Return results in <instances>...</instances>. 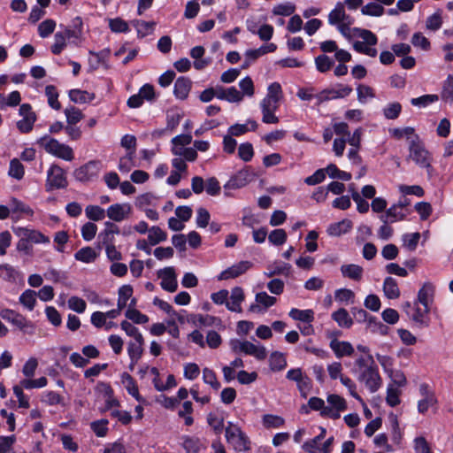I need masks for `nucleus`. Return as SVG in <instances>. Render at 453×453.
Instances as JSON below:
<instances>
[{
    "label": "nucleus",
    "mask_w": 453,
    "mask_h": 453,
    "mask_svg": "<svg viewBox=\"0 0 453 453\" xmlns=\"http://www.w3.org/2000/svg\"><path fill=\"white\" fill-rule=\"evenodd\" d=\"M203 380L204 383L209 384L213 389L218 390L220 388V383L218 381L215 372L210 368H203Z\"/></svg>",
    "instance_id": "obj_53"
},
{
    "label": "nucleus",
    "mask_w": 453,
    "mask_h": 453,
    "mask_svg": "<svg viewBox=\"0 0 453 453\" xmlns=\"http://www.w3.org/2000/svg\"><path fill=\"white\" fill-rule=\"evenodd\" d=\"M19 303L27 310L33 311L36 304V292L32 289L25 290L19 296Z\"/></svg>",
    "instance_id": "obj_40"
},
{
    "label": "nucleus",
    "mask_w": 453,
    "mask_h": 453,
    "mask_svg": "<svg viewBox=\"0 0 453 453\" xmlns=\"http://www.w3.org/2000/svg\"><path fill=\"white\" fill-rule=\"evenodd\" d=\"M245 296L241 287H234L231 290L230 301L226 302L227 310L234 312H242V303L244 301Z\"/></svg>",
    "instance_id": "obj_18"
},
{
    "label": "nucleus",
    "mask_w": 453,
    "mask_h": 453,
    "mask_svg": "<svg viewBox=\"0 0 453 453\" xmlns=\"http://www.w3.org/2000/svg\"><path fill=\"white\" fill-rule=\"evenodd\" d=\"M192 87V81L189 78L180 76L179 77L175 83L173 88V94L176 98L184 100L188 97L189 91Z\"/></svg>",
    "instance_id": "obj_19"
},
{
    "label": "nucleus",
    "mask_w": 453,
    "mask_h": 453,
    "mask_svg": "<svg viewBox=\"0 0 453 453\" xmlns=\"http://www.w3.org/2000/svg\"><path fill=\"white\" fill-rule=\"evenodd\" d=\"M252 265L253 264L250 261H241L222 271L218 276V280H226L237 278L240 275L245 273L250 268L252 267Z\"/></svg>",
    "instance_id": "obj_13"
},
{
    "label": "nucleus",
    "mask_w": 453,
    "mask_h": 453,
    "mask_svg": "<svg viewBox=\"0 0 453 453\" xmlns=\"http://www.w3.org/2000/svg\"><path fill=\"white\" fill-rule=\"evenodd\" d=\"M358 36L362 38L364 42H355L353 44L354 50L369 57H376L377 50L370 46H374L377 44V36L372 31L367 29H358Z\"/></svg>",
    "instance_id": "obj_5"
},
{
    "label": "nucleus",
    "mask_w": 453,
    "mask_h": 453,
    "mask_svg": "<svg viewBox=\"0 0 453 453\" xmlns=\"http://www.w3.org/2000/svg\"><path fill=\"white\" fill-rule=\"evenodd\" d=\"M207 422L216 434H220L223 432L224 419L222 417L211 412L207 416Z\"/></svg>",
    "instance_id": "obj_50"
},
{
    "label": "nucleus",
    "mask_w": 453,
    "mask_h": 453,
    "mask_svg": "<svg viewBox=\"0 0 453 453\" xmlns=\"http://www.w3.org/2000/svg\"><path fill=\"white\" fill-rule=\"evenodd\" d=\"M341 273L345 278L359 281L363 277L364 269L362 266L355 264L342 265L341 266Z\"/></svg>",
    "instance_id": "obj_24"
},
{
    "label": "nucleus",
    "mask_w": 453,
    "mask_h": 453,
    "mask_svg": "<svg viewBox=\"0 0 453 453\" xmlns=\"http://www.w3.org/2000/svg\"><path fill=\"white\" fill-rule=\"evenodd\" d=\"M248 29L252 34H257L262 41L265 42L273 37L274 31L273 27L269 24L262 25L258 30L252 29L250 25H248Z\"/></svg>",
    "instance_id": "obj_48"
},
{
    "label": "nucleus",
    "mask_w": 453,
    "mask_h": 453,
    "mask_svg": "<svg viewBox=\"0 0 453 453\" xmlns=\"http://www.w3.org/2000/svg\"><path fill=\"white\" fill-rule=\"evenodd\" d=\"M11 211L12 213H24L27 215H33L34 213L28 205L14 197L11 200Z\"/></svg>",
    "instance_id": "obj_59"
},
{
    "label": "nucleus",
    "mask_w": 453,
    "mask_h": 453,
    "mask_svg": "<svg viewBox=\"0 0 453 453\" xmlns=\"http://www.w3.org/2000/svg\"><path fill=\"white\" fill-rule=\"evenodd\" d=\"M108 420L102 418L99 420L93 421L90 424L91 430L98 437H104L108 432Z\"/></svg>",
    "instance_id": "obj_57"
},
{
    "label": "nucleus",
    "mask_w": 453,
    "mask_h": 453,
    "mask_svg": "<svg viewBox=\"0 0 453 453\" xmlns=\"http://www.w3.org/2000/svg\"><path fill=\"white\" fill-rule=\"evenodd\" d=\"M70 100L76 104L90 103L95 99V94L88 93L86 90L71 89L69 91Z\"/></svg>",
    "instance_id": "obj_34"
},
{
    "label": "nucleus",
    "mask_w": 453,
    "mask_h": 453,
    "mask_svg": "<svg viewBox=\"0 0 453 453\" xmlns=\"http://www.w3.org/2000/svg\"><path fill=\"white\" fill-rule=\"evenodd\" d=\"M434 295V287L430 282H426L418 292L417 303L423 307H429V303L433 300Z\"/></svg>",
    "instance_id": "obj_23"
},
{
    "label": "nucleus",
    "mask_w": 453,
    "mask_h": 453,
    "mask_svg": "<svg viewBox=\"0 0 453 453\" xmlns=\"http://www.w3.org/2000/svg\"><path fill=\"white\" fill-rule=\"evenodd\" d=\"M188 321L195 326H212L221 325V319L219 318L211 315L190 314L188 318Z\"/></svg>",
    "instance_id": "obj_20"
},
{
    "label": "nucleus",
    "mask_w": 453,
    "mask_h": 453,
    "mask_svg": "<svg viewBox=\"0 0 453 453\" xmlns=\"http://www.w3.org/2000/svg\"><path fill=\"white\" fill-rule=\"evenodd\" d=\"M0 317L12 323L13 326H17L19 330H21L24 334H34L35 333V326L34 323L28 319L22 314L11 310V309H3L0 311Z\"/></svg>",
    "instance_id": "obj_3"
},
{
    "label": "nucleus",
    "mask_w": 453,
    "mask_h": 453,
    "mask_svg": "<svg viewBox=\"0 0 453 453\" xmlns=\"http://www.w3.org/2000/svg\"><path fill=\"white\" fill-rule=\"evenodd\" d=\"M262 422L266 428H279L284 425L285 420L278 415L265 414L263 416Z\"/></svg>",
    "instance_id": "obj_45"
},
{
    "label": "nucleus",
    "mask_w": 453,
    "mask_h": 453,
    "mask_svg": "<svg viewBox=\"0 0 453 453\" xmlns=\"http://www.w3.org/2000/svg\"><path fill=\"white\" fill-rule=\"evenodd\" d=\"M269 366L273 372L284 370L287 366L285 354L280 351L272 352L269 357Z\"/></svg>",
    "instance_id": "obj_27"
},
{
    "label": "nucleus",
    "mask_w": 453,
    "mask_h": 453,
    "mask_svg": "<svg viewBox=\"0 0 453 453\" xmlns=\"http://www.w3.org/2000/svg\"><path fill=\"white\" fill-rule=\"evenodd\" d=\"M390 135L396 139L401 140L403 137H406L407 140H411L415 135H418L415 134V129L411 127H406L403 128L395 127L389 129Z\"/></svg>",
    "instance_id": "obj_39"
},
{
    "label": "nucleus",
    "mask_w": 453,
    "mask_h": 453,
    "mask_svg": "<svg viewBox=\"0 0 453 453\" xmlns=\"http://www.w3.org/2000/svg\"><path fill=\"white\" fill-rule=\"evenodd\" d=\"M45 95L48 98L49 105L58 111L61 109V104L58 102V92L57 88L53 85H48L45 88Z\"/></svg>",
    "instance_id": "obj_41"
},
{
    "label": "nucleus",
    "mask_w": 453,
    "mask_h": 453,
    "mask_svg": "<svg viewBox=\"0 0 453 453\" xmlns=\"http://www.w3.org/2000/svg\"><path fill=\"white\" fill-rule=\"evenodd\" d=\"M320 433L314 438L306 441L303 445L302 449L307 453H317L319 448V443L325 438L326 430L324 427H320Z\"/></svg>",
    "instance_id": "obj_33"
},
{
    "label": "nucleus",
    "mask_w": 453,
    "mask_h": 453,
    "mask_svg": "<svg viewBox=\"0 0 453 453\" xmlns=\"http://www.w3.org/2000/svg\"><path fill=\"white\" fill-rule=\"evenodd\" d=\"M98 248L107 247L115 244V236L104 227L97 236Z\"/></svg>",
    "instance_id": "obj_54"
},
{
    "label": "nucleus",
    "mask_w": 453,
    "mask_h": 453,
    "mask_svg": "<svg viewBox=\"0 0 453 453\" xmlns=\"http://www.w3.org/2000/svg\"><path fill=\"white\" fill-rule=\"evenodd\" d=\"M67 184L68 182L65 171L57 165H51L47 173V191L65 188L67 187Z\"/></svg>",
    "instance_id": "obj_8"
},
{
    "label": "nucleus",
    "mask_w": 453,
    "mask_h": 453,
    "mask_svg": "<svg viewBox=\"0 0 453 453\" xmlns=\"http://www.w3.org/2000/svg\"><path fill=\"white\" fill-rule=\"evenodd\" d=\"M99 161H89L74 171V177L77 180L87 182L97 177L100 171Z\"/></svg>",
    "instance_id": "obj_10"
},
{
    "label": "nucleus",
    "mask_w": 453,
    "mask_h": 453,
    "mask_svg": "<svg viewBox=\"0 0 453 453\" xmlns=\"http://www.w3.org/2000/svg\"><path fill=\"white\" fill-rule=\"evenodd\" d=\"M75 20L79 23V28L71 29L65 27L62 32L66 40H70V42L75 45H78L81 42V34H82V21L80 17H77Z\"/></svg>",
    "instance_id": "obj_36"
},
{
    "label": "nucleus",
    "mask_w": 453,
    "mask_h": 453,
    "mask_svg": "<svg viewBox=\"0 0 453 453\" xmlns=\"http://www.w3.org/2000/svg\"><path fill=\"white\" fill-rule=\"evenodd\" d=\"M291 271V265L288 263H275L271 268H269L268 272L265 273L266 277H273L274 275H289Z\"/></svg>",
    "instance_id": "obj_42"
},
{
    "label": "nucleus",
    "mask_w": 453,
    "mask_h": 453,
    "mask_svg": "<svg viewBox=\"0 0 453 453\" xmlns=\"http://www.w3.org/2000/svg\"><path fill=\"white\" fill-rule=\"evenodd\" d=\"M133 25L137 30L138 37L143 38L153 32L156 23L136 19L133 21Z\"/></svg>",
    "instance_id": "obj_37"
},
{
    "label": "nucleus",
    "mask_w": 453,
    "mask_h": 453,
    "mask_svg": "<svg viewBox=\"0 0 453 453\" xmlns=\"http://www.w3.org/2000/svg\"><path fill=\"white\" fill-rule=\"evenodd\" d=\"M383 291L389 299H396L400 296V289L396 280L392 277H387L383 283Z\"/></svg>",
    "instance_id": "obj_30"
},
{
    "label": "nucleus",
    "mask_w": 453,
    "mask_h": 453,
    "mask_svg": "<svg viewBox=\"0 0 453 453\" xmlns=\"http://www.w3.org/2000/svg\"><path fill=\"white\" fill-rule=\"evenodd\" d=\"M86 216L94 221H99L104 219L105 211L98 205H88L85 209Z\"/></svg>",
    "instance_id": "obj_49"
},
{
    "label": "nucleus",
    "mask_w": 453,
    "mask_h": 453,
    "mask_svg": "<svg viewBox=\"0 0 453 453\" xmlns=\"http://www.w3.org/2000/svg\"><path fill=\"white\" fill-rule=\"evenodd\" d=\"M144 344V339L142 340H134V342H130L127 347V353L130 358V369L132 370L134 365L139 361L142 357L143 349L142 345Z\"/></svg>",
    "instance_id": "obj_21"
},
{
    "label": "nucleus",
    "mask_w": 453,
    "mask_h": 453,
    "mask_svg": "<svg viewBox=\"0 0 453 453\" xmlns=\"http://www.w3.org/2000/svg\"><path fill=\"white\" fill-rule=\"evenodd\" d=\"M14 232L19 236H25L26 238H27L29 242H34V243H49L50 242V238L37 230L19 227L17 229H14Z\"/></svg>",
    "instance_id": "obj_17"
},
{
    "label": "nucleus",
    "mask_w": 453,
    "mask_h": 453,
    "mask_svg": "<svg viewBox=\"0 0 453 453\" xmlns=\"http://www.w3.org/2000/svg\"><path fill=\"white\" fill-rule=\"evenodd\" d=\"M326 401L329 405L326 406V408L323 412L324 418L338 419L341 417V411H344L348 408L346 400L339 395H328Z\"/></svg>",
    "instance_id": "obj_7"
},
{
    "label": "nucleus",
    "mask_w": 453,
    "mask_h": 453,
    "mask_svg": "<svg viewBox=\"0 0 453 453\" xmlns=\"http://www.w3.org/2000/svg\"><path fill=\"white\" fill-rule=\"evenodd\" d=\"M385 9L382 5L373 2L368 3L361 9L362 14L374 17H380L383 15Z\"/></svg>",
    "instance_id": "obj_51"
},
{
    "label": "nucleus",
    "mask_w": 453,
    "mask_h": 453,
    "mask_svg": "<svg viewBox=\"0 0 453 453\" xmlns=\"http://www.w3.org/2000/svg\"><path fill=\"white\" fill-rule=\"evenodd\" d=\"M252 180L250 167H245L234 174L225 185L226 188H240L246 186Z\"/></svg>",
    "instance_id": "obj_14"
},
{
    "label": "nucleus",
    "mask_w": 453,
    "mask_h": 453,
    "mask_svg": "<svg viewBox=\"0 0 453 453\" xmlns=\"http://www.w3.org/2000/svg\"><path fill=\"white\" fill-rule=\"evenodd\" d=\"M157 277L161 279V288L170 293H173L178 288V282L175 270L173 267H165L157 272Z\"/></svg>",
    "instance_id": "obj_11"
},
{
    "label": "nucleus",
    "mask_w": 453,
    "mask_h": 453,
    "mask_svg": "<svg viewBox=\"0 0 453 453\" xmlns=\"http://www.w3.org/2000/svg\"><path fill=\"white\" fill-rule=\"evenodd\" d=\"M134 152L128 151L126 156L120 157L119 162V170L122 173H128L134 166Z\"/></svg>",
    "instance_id": "obj_55"
},
{
    "label": "nucleus",
    "mask_w": 453,
    "mask_h": 453,
    "mask_svg": "<svg viewBox=\"0 0 453 453\" xmlns=\"http://www.w3.org/2000/svg\"><path fill=\"white\" fill-rule=\"evenodd\" d=\"M352 228V222L349 219H343L340 222L331 224L327 228V234L332 236H340L348 233Z\"/></svg>",
    "instance_id": "obj_28"
},
{
    "label": "nucleus",
    "mask_w": 453,
    "mask_h": 453,
    "mask_svg": "<svg viewBox=\"0 0 453 453\" xmlns=\"http://www.w3.org/2000/svg\"><path fill=\"white\" fill-rule=\"evenodd\" d=\"M20 101L21 96L19 91H12L9 94L7 98L0 96V109H4L6 106H17L19 104Z\"/></svg>",
    "instance_id": "obj_52"
},
{
    "label": "nucleus",
    "mask_w": 453,
    "mask_h": 453,
    "mask_svg": "<svg viewBox=\"0 0 453 453\" xmlns=\"http://www.w3.org/2000/svg\"><path fill=\"white\" fill-rule=\"evenodd\" d=\"M66 46V38L61 31H58L54 35V43L50 50L54 55H59Z\"/></svg>",
    "instance_id": "obj_56"
},
{
    "label": "nucleus",
    "mask_w": 453,
    "mask_h": 453,
    "mask_svg": "<svg viewBox=\"0 0 453 453\" xmlns=\"http://www.w3.org/2000/svg\"><path fill=\"white\" fill-rule=\"evenodd\" d=\"M64 113L65 115L67 124L77 125V123L84 118L81 111L74 106L65 108Z\"/></svg>",
    "instance_id": "obj_43"
},
{
    "label": "nucleus",
    "mask_w": 453,
    "mask_h": 453,
    "mask_svg": "<svg viewBox=\"0 0 453 453\" xmlns=\"http://www.w3.org/2000/svg\"><path fill=\"white\" fill-rule=\"evenodd\" d=\"M402 111V105L400 103L395 102L388 104L383 109V114L388 119H395L399 117Z\"/></svg>",
    "instance_id": "obj_60"
},
{
    "label": "nucleus",
    "mask_w": 453,
    "mask_h": 453,
    "mask_svg": "<svg viewBox=\"0 0 453 453\" xmlns=\"http://www.w3.org/2000/svg\"><path fill=\"white\" fill-rule=\"evenodd\" d=\"M357 380L361 382H364L371 393L378 391L382 383V380L379 373V369L376 364L362 370L358 373Z\"/></svg>",
    "instance_id": "obj_6"
},
{
    "label": "nucleus",
    "mask_w": 453,
    "mask_h": 453,
    "mask_svg": "<svg viewBox=\"0 0 453 453\" xmlns=\"http://www.w3.org/2000/svg\"><path fill=\"white\" fill-rule=\"evenodd\" d=\"M409 157L421 168L431 167V157L418 135H415L409 143Z\"/></svg>",
    "instance_id": "obj_2"
},
{
    "label": "nucleus",
    "mask_w": 453,
    "mask_h": 453,
    "mask_svg": "<svg viewBox=\"0 0 453 453\" xmlns=\"http://www.w3.org/2000/svg\"><path fill=\"white\" fill-rule=\"evenodd\" d=\"M167 239V234L163 231L159 226H153L149 230L148 242L150 245L154 246L159 242H165Z\"/></svg>",
    "instance_id": "obj_38"
},
{
    "label": "nucleus",
    "mask_w": 453,
    "mask_h": 453,
    "mask_svg": "<svg viewBox=\"0 0 453 453\" xmlns=\"http://www.w3.org/2000/svg\"><path fill=\"white\" fill-rule=\"evenodd\" d=\"M413 313L409 315V318L414 321L416 324L422 326H428L429 325V318L428 314L430 312V307H424L421 309L418 306L417 302L414 303Z\"/></svg>",
    "instance_id": "obj_22"
},
{
    "label": "nucleus",
    "mask_w": 453,
    "mask_h": 453,
    "mask_svg": "<svg viewBox=\"0 0 453 453\" xmlns=\"http://www.w3.org/2000/svg\"><path fill=\"white\" fill-rule=\"evenodd\" d=\"M316 68L320 73L329 71L334 65V61L328 56L322 54L315 58Z\"/></svg>",
    "instance_id": "obj_47"
},
{
    "label": "nucleus",
    "mask_w": 453,
    "mask_h": 453,
    "mask_svg": "<svg viewBox=\"0 0 453 453\" xmlns=\"http://www.w3.org/2000/svg\"><path fill=\"white\" fill-rule=\"evenodd\" d=\"M287 233L282 228L273 230L268 235L269 242L275 246L283 245L287 242Z\"/></svg>",
    "instance_id": "obj_46"
},
{
    "label": "nucleus",
    "mask_w": 453,
    "mask_h": 453,
    "mask_svg": "<svg viewBox=\"0 0 453 453\" xmlns=\"http://www.w3.org/2000/svg\"><path fill=\"white\" fill-rule=\"evenodd\" d=\"M8 174L18 180L23 179L25 169L18 158H13L11 160Z\"/></svg>",
    "instance_id": "obj_44"
},
{
    "label": "nucleus",
    "mask_w": 453,
    "mask_h": 453,
    "mask_svg": "<svg viewBox=\"0 0 453 453\" xmlns=\"http://www.w3.org/2000/svg\"><path fill=\"white\" fill-rule=\"evenodd\" d=\"M329 346L337 358L351 357L355 351L354 347L350 342L339 341L335 338L331 340Z\"/></svg>",
    "instance_id": "obj_15"
},
{
    "label": "nucleus",
    "mask_w": 453,
    "mask_h": 453,
    "mask_svg": "<svg viewBox=\"0 0 453 453\" xmlns=\"http://www.w3.org/2000/svg\"><path fill=\"white\" fill-rule=\"evenodd\" d=\"M332 319L338 324L339 326L343 328H349L353 325V320L350 318L348 311L344 308H340L332 313Z\"/></svg>",
    "instance_id": "obj_29"
},
{
    "label": "nucleus",
    "mask_w": 453,
    "mask_h": 453,
    "mask_svg": "<svg viewBox=\"0 0 453 453\" xmlns=\"http://www.w3.org/2000/svg\"><path fill=\"white\" fill-rule=\"evenodd\" d=\"M37 144L42 147L46 152L57 157L66 161H72L74 158L73 150L70 146L60 143L47 134L38 139Z\"/></svg>",
    "instance_id": "obj_1"
},
{
    "label": "nucleus",
    "mask_w": 453,
    "mask_h": 453,
    "mask_svg": "<svg viewBox=\"0 0 453 453\" xmlns=\"http://www.w3.org/2000/svg\"><path fill=\"white\" fill-rule=\"evenodd\" d=\"M56 27V22L53 19H46L38 26V33L42 38L50 35Z\"/></svg>",
    "instance_id": "obj_63"
},
{
    "label": "nucleus",
    "mask_w": 453,
    "mask_h": 453,
    "mask_svg": "<svg viewBox=\"0 0 453 453\" xmlns=\"http://www.w3.org/2000/svg\"><path fill=\"white\" fill-rule=\"evenodd\" d=\"M441 99L444 101H452L453 100V76L449 75L447 80L444 81L442 91H441Z\"/></svg>",
    "instance_id": "obj_64"
},
{
    "label": "nucleus",
    "mask_w": 453,
    "mask_h": 453,
    "mask_svg": "<svg viewBox=\"0 0 453 453\" xmlns=\"http://www.w3.org/2000/svg\"><path fill=\"white\" fill-rule=\"evenodd\" d=\"M296 11V5L290 2L280 4L273 7V13L274 15L290 16Z\"/></svg>",
    "instance_id": "obj_62"
},
{
    "label": "nucleus",
    "mask_w": 453,
    "mask_h": 453,
    "mask_svg": "<svg viewBox=\"0 0 453 453\" xmlns=\"http://www.w3.org/2000/svg\"><path fill=\"white\" fill-rule=\"evenodd\" d=\"M346 19H349V15L345 13L343 4L339 2L328 14V22L330 25H338Z\"/></svg>",
    "instance_id": "obj_31"
},
{
    "label": "nucleus",
    "mask_w": 453,
    "mask_h": 453,
    "mask_svg": "<svg viewBox=\"0 0 453 453\" xmlns=\"http://www.w3.org/2000/svg\"><path fill=\"white\" fill-rule=\"evenodd\" d=\"M121 382L126 390L140 403H144L145 399L140 395L137 383L135 380L127 372L121 374Z\"/></svg>",
    "instance_id": "obj_16"
},
{
    "label": "nucleus",
    "mask_w": 453,
    "mask_h": 453,
    "mask_svg": "<svg viewBox=\"0 0 453 453\" xmlns=\"http://www.w3.org/2000/svg\"><path fill=\"white\" fill-rule=\"evenodd\" d=\"M226 439L236 451H247L250 449V441L237 425L228 422L226 427Z\"/></svg>",
    "instance_id": "obj_4"
},
{
    "label": "nucleus",
    "mask_w": 453,
    "mask_h": 453,
    "mask_svg": "<svg viewBox=\"0 0 453 453\" xmlns=\"http://www.w3.org/2000/svg\"><path fill=\"white\" fill-rule=\"evenodd\" d=\"M173 153L183 157L184 160L195 161L197 157V152L195 148H173Z\"/></svg>",
    "instance_id": "obj_61"
},
{
    "label": "nucleus",
    "mask_w": 453,
    "mask_h": 453,
    "mask_svg": "<svg viewBox=\"0 0 453 453\" xmlns=\"http://www.w3.org/2000/svg\"><path fill=\"white\" fill-rule=\"evenodd\" d=\"M288 315L294 320H299L305 323H311L314 320V311L311 309L299 310L292 308Z\"/></svg>",
    "instance_id": "obj_35"
},
{
    "label": "nucleus",
    "mask_w": 453,
    "mask_h": 453,
    "mask_svg": "<svg viewBox=\"0 0 453 453\" xmlns=\"http://www.w3.org/2000/svg\"><path fill=\"white\" fill-rule=\"evenodd\" d=\"M132 206L129 203H113L107 209L108 218L115 222H120L129 218Z\"/></svg>",
    "instance_id": "obj_12"
},
{
    "label": "nucleus",
    "mask_w": 453,
    "mask_h": 453,
    "mask_svg": "<svg viewBox=\"0 0 453 453\" xmlns=\"http://www.w3.org/2000/svg\"><path fill=\"white\" fill-rule=\"evenodd\" d=\"M19 115L22 117L17 122V128L22 134H27L32 131L35 122L36 121V114L32 110L29 104H23L19 106Z\"/></svg>",
    "instance_id": "obj_9"
},
{
    "label": "nucleus",
    "mask_w": 453,
    "mask_h": 453,
    "mask_svg": "<svg viewBox=\"0 0 453 453\" xmlns=\"http://www.w3.org/2000/svg\"><path fill=\"white\" fill-rule=\"evenodd\" d=\"M182 446L188 453H199L202 449L205 448L204 443L195 436H183Z\"/></svg>",
    "instance_id": "obj_26"
},
{
    "label": "nucleus",
    "mask_w": 453,
    "mask_h": 453,
    "mask_svg": "<svg viewBox=\"0 0 453 453\" xmlns=\"http://www.w3.org/2000/svg\"><path fill=\"white\" fill-rule=\"evenodd\" d=\"M98 257V253L91 247L87 246L79 250L74 254V258L83 263H93Z\"/></svg>",
    "instance_id": "obj_32"
},
{
    "label": "nucleus",
    "mask_w": 453,
    "mask_h": 453,
    "mask_svg": "<svg viewBox=\"0 0 453 453\" xmlns=\"http://www.w3.org/2000/svg\"><path fill=\"white\" fill-rule=\"evenodd\" d=\"M246 355L252 356L257 360H264L267 357L266 349L262 345H256L249 341H245L243 352Z\"/></svg>",
    "instance_id": "obj_25"
},
{
    "label": "nucleus",
    "mask_w": 453,
    "mask_h": 453,
    "mask_svg": "<svg viewBox=\"0 0 453 453\" xmlns=\"http://www.w3.org/2000/svg\"><path fill=\"white\" fill-rule=\"evenodd\" d=\"M109 27L113 33H127L129 31L128 24L121 18L110 19Z\"/></svg>",
    "instance_id": "obj_58"
}]
</instances>
